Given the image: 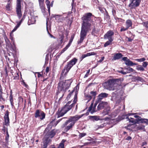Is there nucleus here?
Returning a JSON list of instances; mask_svg holds the SVG:
<instances>
[{
	"mask_svg": "<svg viewBox=\"0 0 148 148\" xmlns=\"http://www.w3.org/2000/svg\"><path fill=\"white\" fill-rule=\"evenodd\" d=\"M126 27L128 29L132 25V21L129 19L127 20L126 21Z\"/></svg>",
	"mask_w": 148,
	"mask_h": 148,
	"instance_id": "obj_20",
	"label": "nucleus"
},
{
	"mask_svg": "<svg viewBox=\"0 0 148 148\" xmlns=\"http://www.w3.org/2000/svg\"><path fill=\"white\" fill-rule=\"evenodd\" d=\"M90 93L92 96H95L97 95V92L96 91H92Z\"/></svg>",
	"mask_w": 148,
	"mask_h": 148,
	"instance_id": "obj_41",
	"label": "nucleus"
},
{
	"mask_svg": "<svg viewBox=\"0 0 148 148\" xmlns=\"http://www.w3.org/2000/svg\"><path fill=\"white\" fill-rule=\"evenodd\" d=\"M98 103V101H96L95 102L93 107L92 106L93 103H92L91 104V105L89 108L88 110L90 112L91 114H92L93 113L97 112L99 110H97V109H96V106Z\"/></svg>",
	"mask_w": 148,
	"mask_h": 148,
	"instance_id": "obj_11",
	"label": "nucleus"
},
{
	"mask_svg": "<svg viewBox=\"0 0 148 148\" xmlns=\"http://www.w3.org/2000/svg\"><path fill=\"white\" fill-rule=\"evenodd\" d=\"M35 21L36 20L35 17H32L31 18V19H29L28 22V25H30V23L29 24V23H30L31 24H33L35 23Z\"/></svg>",
	"mask_w": 148,
	"mask_h": 148,
	"instance_id": "obj_22",
	"label": "nucleus"
},
{
	"mask_svg": "<svg viewBox=\"0 0 148 148\" xmlns=\"http://www.w3.org/2000/svg\"><path fill=\"white\" fill-rule=\"evenodd\" d=\"M140 1V0H130L129 6L131 8H135L139 6Z\"/></svg>",
	"mask_w": 148,
	"mask_h": 148,
	"instance_id": "obj_10",
	"label": "nucleus"
},
{
	"mask_svg": "<svg viewBox=\"0 0 148 148\" xmlns=\"http://www.w3.org/2000/svg\"><path fill=\"white\" fill-rule=\"evenodd\" d=\"M61 17V16L58 15H53V17L55 18L56 20L58 21L59 19H60Z\"/></svg>",
	"mask_w": 148,
	"mask_h": 148,
	"instance_id": "obj_34",
	"label": "nucleus"
},
{
	"mask_svg": "<svg viewBox=\"0 0 148 148\" xmlns=\"http://www.w3.org/2000/svg\"><path fill=\"white\" fill-rule=\"evenodd\" d=\"M10 100L12 106H13V97L11 95L10 96Z\"/></svg>",
	"mask_w": 148,
	"mask_h": 148,
	"instance_id": "obj_38",
	"label": "nucleus"
},
{
	"mask_svg": "<svg viewBox=\"0 0 148 148\" xmlns=\"http://www.w3.org/2000/svg\"><path fill=\"white\" fill-rule=\"evenodd\" d=\"M100 117L99 116H90V118L92 119L93 120H95L96 121L100 120Z\"/></svg>",
	"mask_w": 148,
	"mask_h": 148,
	"instance_id": "obj_24",
	"label": "nucleus"
},
{
	"mask_svg": "<svg viewBox=\"0 0 148 148\" xmlns=\"http://www.w3.org/2000/svg\"><path fill=\"white\" fill-rule=\"evenodd\" d=\"M114 32L112 31H109L104 36V38L108 39V40L113 39L112 36L114 35Z\"/></svg>",
	"mask_w": 148,
	"mask_h": 148,
	"instance_id": "obj_12",
	"label": "nucleus"
},
{
	"mask_svg": "<svg viewBox=\"0 0 148 148\" xmlns=\"http://www.w3.org/2000/svg\"><path fill=\"white\" fill-rule=\"evenodd\" d=\"M128 29L126 27H121L120 30L121 32L127 30Z\"/></svg>",
	"mask_w": 148,
	"mask_h": 148,
	"instance_id": "obj_42",
	"label": "nucleus"
},
{
	"mask_svg": "<svg viewBox=\"0 0 148 148\" xmlns=\"http://www.w3.org/2000/svg\"><path fill=\"white\" fill-rule=\"evenodd\" d=\"M49 34V36H50V37L51 38H56L55 37H54L52 35H51V34H50V33H49L48 32Z\"/></svg>",
	"mask_w": 148,
	"mask_h": 148,
	"instance_id": "obj_58",
	"label": "nucleus"
},
{
	"mask_svg": "<svg viewBox=\"0 0 148 148\" xmlns=\"http://www.w3.org/2000/svg\"><path fill=\"white\" fill-rule=\"evenodd\" d=\"M66 141V140H62L61 143L59 145L58 147V148H64V143Z\"/></svg>",
	"mask_w": 148,
	"mask_h": 148,
	"instance_id": "obj_25",
	"label": "nucleus"
},
{
	"mask_svg": "<svg viewBox=\"0 0 148 148\" xmlns=\"http://www.w3.org/2000/svg\"><path fill=\"white\" fill-rule=\"evenodd\" d=\"M110 110L109 109L104 110L102 112L103 115L104 116L108 114L109 113Z\"/></svg>",
	"mask_w": 148,
	"mask_h": 148,
	"instance_id": "obj_28",
	"label": "nucleus"
},
{
	"mask_svg": "<svg viewBox=\"0 0 148 148\" xmlns=\"http://www.w3.org/2000/svg\"><path fill=\"white\" fill-rule=\"evenodd\" d=\"M23 20V18H22V19H21V21L19 22H21V23Z\"/></svg>",
	"mask_w": 148,
	"mask_h": 148,
	"instance_id": "obj_64",
	"label": "nucleus"
},
{
	"mask_svg": "<svg viewBox=\"0 0 148 148\" xmlns=\"http://www.w3.org/2000/svg\"><path fill=\"white\" fill-rule=\"evenodd\" d=\"M90 144V143H84V145L86 146L89 145Z\"/></svg>",
	"mask_w": 148,
	"mask_h": 148,
	"instance_id": "obj_57",
	"label": "nucleus"
},
{
	"mask_svg": "<svg viewBox=\"0 0 148 148\" xmlns=\"http://www.w3.org/2000/svg\"><path fill=\"white\" fill-rule=\"evenodd\" d=\"M70 45V44H69L68 45H67L66 47L63 49L62 51L61 52L63 53L68 48V47H69Z\"/></svg>",
	"mask_w": 148,
	"mask_h": 148,
	"instance_id": "obj_37",
	"label": "nucleus"
},
{
	"mask_svg": "<svg viewBox=\"0 0 148 148\" xmlns=\"http://www.w3.org/2000/svg\"><path fill=\"white\" fill-rule=\"evenodd\" d=\"M72 92L70 93L69 94V95H68L67 97V99H69L70 98V96H71V95L72 94Z\"/></svg>",
	"mask_w": 148,
	"mask_h": 148,
	"instance_id": "obj_54",
	"label": "nucleus"
},
{
	"mask_svg": "<svg viewBox=\"0 0 148 148\" xmlns=\"http://www.w3.org/2000/svg\"><path fill=\"white\" fill-rule=\"evenodd\" d=\"M108 95V94L106 93H101L99 95L98 99L96 101L99 103L103 98L107 97Z\"/></svg>",
	"mask_w": 148,
	"mask_h": 148,
	"instance_id": "obj_15",
	"label": "nucleus"
},
{
	"mask_svg": "<svg viewBox=\"0 0 148 148\" xmlns=\"http://www.w3.org/2000/svg\"><path fill=\"white\" fill-rule=\"evenodd\" d=\"M45 114L41 110H36L35 114V118H39L41 120L45 118Z\"/></svg>",
	"mask_w": 148,
	"mask_h": 148,
	"instance_id": "obj_9",
	"label": "nucleus"
},
{
	"mask_svg": "<svg viewBox=\"0 0 148 148\" xmlns=\"http://www.w3.org/2000/svg\"><path fill=\"white\" fill-rule=\"evenodd\" d=\"M64 18H62L61 16L60 18V19H59L58 21V22H62L63 21V19H64Z\"/></svg>",
	"mask_w": 148,
	"mask_h": 148,
	"instance_id": "obj_48",
	"label": "nucleus"
},
{
	"mask_svg": "<svg viewBox=\"0 0 148 148\" xmlns=\"http://www.w3.org/2000/svg\"><path fill=\"white\" fill-rule=\"evenodd\" d=\"M56 132L55 130H53L49 132L48 134L49 138H52L55 135Z\"/></svg>",
	"mask_w": 148,
	"mask_h": 148,
	"instance_id": "obj_19",
	"label": "nucleus"
},
{
	"mask_svg": "<svg viewBox=\"0 0 148 148\" xmlns=\"http://www.w3.org/2000/svg\"><path fill=\"white\" fill-rule=\"evenodd\" d=\"M83 116L76 115L74 116L70 117L62 126L63 128H64V130L67 132L72 127L75 123Z\"/></svg>",
	"mask_w": 148,
	"mask_h": 148,
	"instance_id": "obj_4",
	"label": "nucleus"
},
{
	"mask_svg": "<svg viewBox=\"0 0 148 148\" xmlns=\"http://www.w3.org/2000/svg\"><path fill=\"white\" fill-rule=\"evenodd\" d=\"M120 72L124 75L126 74H127V73H128V72H125L123 71H120Z\"/></svg>",
	"mask_w": 148,
	"mask_h": 148,
	"instance_id": "obj_49",
	"label": "nucleus"
},
{
	"mask_svg": "<svg viewBox=\"0 0 148 148\" xmlns=\"http://www.w3.org/2000/svg\"><path fill=\"white\" fill-rule=\"evenodd\" d=\"M48 143V139H46L45 138L44 139L43 144H42L43 148H46L47 147V144Z\"/></svg>",
	"mask_w": 148,
	"mask_h": 148,
	"instance_id": "obj_21",
	"label": "nucleus"
},
{
	"mask_svg": "<svg viewBox=\"0 0 148 148\" xmlns=\"http://www.w3.org/2000/svg\"><path fill=\"white\" fill-rule=\"evenodd\" d=\"M131 138H132L131 137H130V136H128L127 137L126 139L127 140H131Z\"/></svg>",
	"mask_w": 148,
	"mask_h": 148,
	"instance_id": "obj_59",
	"label": "nucleus"
},
{
	"mask_svg": "<svg viewBox=\"0 0 148 148\" xmlns=\"http://www.w3.org/2000/svg\"><path fill=\"white\" fill-rule=\"evenodd\" d=\"M21 25V22H18L17 23V25L12 30V32H14L15 31L16 29L19 27Z\"/></svg>",
	"mask_w": 148,
	"mask_h": 148,
	"instance_id": "obj_31",
	"label": "nucleus"
},
{
	"mask_svg": "<svg viewBox=\"0 0 148 148\" xmlns=\"http://www.w3.org/2000/svg\"><path fill=\"white\" fill-rule=\"evenodd\" d=\"M122 60L125 62V64L128 66H132L136 64L135 63L130 60L127 57H124L123 58Z\"/></svg>",
	"mask_w": 148,
	"mask_h": 148,
	"instance_id": "obj_13",
	"label": "nucleus"
},
{
	"mask_svg": "<svg viewBox=\"0 0 148 148\" xmlns=\"http://www.w3.org/2000/svg\"><path fill=\"white\" fill-rule=\"evenodd\" d=\"M147 143L146 142H144L143 143L142 146H144V145H146Z\"/></svg>",
	"mask_w": 148,
	"mask_h": 148,
	"instance_id": "obj_62",
	"label": "nucleus"
},
{
	"mask_svg": "<svg viewBox=\"0 0 148 148\" xmlns=\"http://www.w3.org/2000/svg\"><path fill=\"white\" fill-rule=\"evenodd\" d=\"M54 1H51V3H50V7H52L53 6V3Z\"/></svg>",
	"mask_w": 148,
	"mask_h": 148,
	"instance_id": "obj_56",
	"label": "nucleus"
},
{
	"mask_svg": "<svg viewBox=\"0 0 148 148\" xmlns=\"http://www.w3.org/2000/svg\"><path fill=\"white\" fill-rule=\"evenodd\" d=\"M44 1V0H38L40 7L43 12L45 11Z\"/></svg>",
	"mask_w": 148,
	"mask_h": 148,
	"instance_id": "obj_17",
	"label": "nucleus"
},
{
	"mask_svg": "<svg viewBox=\"0 0 148 148\" xmlns=\"http://www.w3.org/2000/svg\"><path fill=\"white\" fill-rule=\"evenodd\" d=\"M63 39V36H62L61 37V39L60 40V42L62 43V40Z\"/></svg>",
	"mask_w": 148,
	"mask_h": 148,
	"instance_id": "obj_60",
	"label": "nucleus"
},
{
	"mask_svg": "<svg viewBox=\"0 0 148 148\" xmlns=\"http://www.w3.org/2000/svg\"><path fill=\"white\" fill-rule=\"evenodd\" d=\"M45 3L47 6L49 14H50V1L48 0H46Z\"/></svg>",
	"mask_w": 148,
	"mask_h": 148,
	"instance_id": "obj_23",
	"label": "nucleus"
},
{
	"mask_svg": "<svg viewBox=\"0 0 148 148\" xmlns=\"http://www.w3.org/2000/svg\"><path fill=\"white\" fill-rule=\"evenodd\" d=\"M86 54H83L82 55V56L80 58V59L81 60H82L84 58L86 57Z\"/></svg>",
	"mask_w": 148,
	"mask_h": 148,
	"instance_id": "obj_46",
	"label": "nucleus"
},
{
	"mask_svg": "<svg viewBox=\"0 0 148 148\" xmlns=\"http://www.w3.org/2000/svg\"><path fill=\"white\" fill-rule=\"evenodd\" d=\"M11 8L10 2H8L7 5L6 6V10H11Z\"/></svg>",
	"mask_w": 148,
	"mask_h": 148,
	"instance_id": "obj_30",
	"label": "nucleus"
},
{
	"mask_svg": "<svg viewBox=\"0 0 148 148\" xmlns=\"http://www.w3.org/2000/svg\"><path fill=\"white\" fill-rule=\"evenodd\" d=\"M71 82L69 80H66L60 82L58 84V87L59 91L62 92L63 97L66 90L68 89L70 86Z\"/></svg>",
	"mask_w": 148,
	"mask_h": 148,
	"instance_id": "obj_6",
	"label": "nucleus"
},
{
	"mask_svg": "<svg viewBox=\"0 0 148 148\" xmlns=\"http://www.w3.org/2000/svg\"><path fill=\"white\" fill-rule=\"evenodd\" d=\"M148 122V119H143L141 121V123H145L146 124Z\"/></svg>",
	"mask_w": 148,
	"mask_h": 148,
	"instance_id": "obj_36",
	"label": "nucleus"
},
{
	"mask_svg": "<svg viewBox=\"0 0 148 148\" xmlns=\"http://www.w3.org/2000/svg\"><path fill=\"white\" fill-rule=\"evenodd\" d=\"M104 124H101V125H100L98 126V128H100L103 127H104L105 126Z\"/></svg>",
	"mask_w": 148,
	"mask_h": 148,
	"instance_id": "obj_53",
	"label": "nucleus"
},
{
	"mask_svg": "<svg viewBox=\"0 0 148 148\" xmlns=\"http://www.w3.org/2000/svg\"><path fill=\"white\" fill-rule=\"evenodd\" d=\"M13 32H12H12L10 33V37H13Z\"/></svg>",
	"mask_w": 148,
	"mask_h": 148,
	"instance_id": "obj_61",
	"label": "nucleus"
},
{
	"mask_svg": "<svg viewBox=\"0 0 148 148\" xmlns=\"http://www.w3.org/2000/svg\"><path fill=\"white\" fill-rule=\"evenodd\" d=\"M143 118H141V117L138 116V121H141L142 120Z\"/></svg>",
	"mask_w": 148,
	"mask_h": 148,
	"instance_id": "obj_55",
	"label": "nucleus"
},
{
	"mask_svg": "<svg viewBox=\"0 0 148 148\" xmlns=\"http://www.w3.org/2000/svg\"><path fill=\"white\" fill-rule=\"evenodd\" d=\"M104 58V57H102L101 59L98 61V62H101L103 60Z\"/></svg>",
	"mask_w": 148,
	"mask_h": 148,
	"instance_id": "obj_52",
	"label": "nucleus"
},
{
	"mask_svg": "<svg viewBox=\"0 0 148 148\" xmlns=\"http://www.w3.org/2000/svg\"><path fill=\"white\" fill-rule=\"evenodd\" d=\"M118 79H111L105 82L103 85L105 88L109 90H113L117 89Z\"/></svg>",
	"mask_w": 148,
	"mask_h": 148,
	"instance_id": "obj_5",
	"label": "nucleus"
},
{
	"mask_svg": "<svg viewBox=\"0 0 148 148\" xmlns=\"http://www.w3.org/2000/svg\"><path fill=\"white\" fill-rule=\"evenodd\" d=\"M137 69L138 70H140V71H143L144 70V69L142 66L139 65L137 67Z\"/></svg>",
	"mask_w": 148,
	"mask_h": 148,
	"instance_id": "obj_35",
	"label": "nucleus"
},
{
	"mask_svg": "<svg viewBox=\"0 0 148 148\" xmlns=\"http://www.w3.org/2000/svg\"><path fill=\"white\" fill-rule=\"evenodd\" d=\"M147 65V62H144L143 63V66L145 67H146Z\"/></svg>",
	"mask_w": 148,
	"mask_h": 148,
	"instance_id": "obj_45",
	"label": "nucleus"
},
{
	"mask_svg": "<svg viewBox=\"0 0 148 148\" xmlns=\"http://www.w3.org/2000/svg\"><path fill=\"white\" fill-rule=\"evenodd\" d=\"M88 97L89 98V100H90L92 98L91 96L89 95Z\"/></svg>",
	"mask_w": 148,
	"mask_h": 148,
	"instance_id": "obj_63",
	"label": "nucleus"
},
{
	"mask_svg": "<svg viewBox=\"0 0 148 148\" xmlns=\"http://www.w3.org/2000/svg\"><path fill=\"white\" fill-rule=\"evenodd\" d=\"M126 119H127V121H128L129 122L132 123H135V122L133 118L127 117Z\"/></svg>",
	"mask_w": 148,
	"mask_h": 148,
	"instance_id": "obj_26",
	"label": "nucleus"
},
{
	"mask_svg": "<svg viewBox=\"0 0 148 148\" xmlns=\"http://www.w3.org/2000/svg\"><path fill=\"white\" fill-rule=\"evenodd\" d=\"M113 39H110L108 41L106 42L104 45V47H106L107 46L110 45V43L112 42L113 41Z\"/></svg>",
	"mask_w": 148,
	"mask_h": 148,
	"instance_id": "obj_29",
	"label": "nucleus"
},
{
	"mask_svg": "<svg viewBox=\"0 0 148 148\" xmlns=\"http://www.w3.org/2000/svg\"><path fill=\"white\" fill-rule=\"evenodd\" d=\"M145 59L144 58H142L140 59H136V60L139 62H142L145 60Z\"/></svg>",
	"mask_w": 148,
	"mask_h": 148,
	"instance_id": "obj_40",
	"label": "nucleus"
},
{
	"mask_svg": "<svg viewBox=\"0 0 148 148\" xmlns=\"http://www.w3.org/2000/svg\"><path fill=\"white\" fill-rule=\"evenodd\" d=\"M107 106V103L106 102L102 101L100 102L97 106V110H100L102 109Z\"/></svg>",
	"mask_w": 148,
	"mask_h": 148,
	"instance_id": "obj_14",
	"label": "nucleus"
},
{
	"mask_svg": "<svg viewBox=\"0 0 148 148\" xmlns=\"http://www.w3.org/2000/svg\"><path fill=\"white\" fill-rule=\"evenodd\" d=\"M7 136H6V137L5 140L7 141H8V140L9 135V134H8V132H7Z\"/></svg>",
	"mask_w": 148,
	"mask_h": 148,
	"instance_id": "obj_51",
	"label": "nucleus"
},
{
	"mask_svg": "<svg viewBox=\"0 0 148 148\" xmlns=\"http://www.w3.org/2000/svg\"><path fill=\"white\" fill-rule=\"evenodd\" d=\"M77 92H75V94L73 101V103L70 104L71 102V101H69L65 106L63 107L60 111L58 112L57 115L58 118L63 116L68 111L70 110L74 106V104L77 101Z\"/></svg>",
	"mask_w": 148,
	"mask_h": 148,
	"instance_id": "obj_2",
	"label": "nucleus"
},
{
	"mask_svg": "<svg viewBox=\"0 0 148 148\" xmlns=\"http://www.w3.org/2000/svg\"><path fill=\"white\" fill-rule=\"evenodd\" d=\"M96 54H97V53L95 52H90V53H87L86 54V56L87 57L89 56H92V55H96Z\"/></svg>",
	"mask_w": 148,
	"mask_h": 148,
	"instance_id": "obj_32",
	"label": "nucleus"
},
{
	"mask_svg": "<svg viewBox=\"0 0 148 148\" xmlns=\"http://www.w3.org/2000/svg\"><path fill=\"white\" fill-rule=\"evenodd\" d=\"M123 56L122 55L121 53H117L114 55L112 59L113 60H116L120 59Z\"/></svg>",
	"mask_w": 148,
	"mask_h": 148,
	"instance_id": "obj_18",
	"label": "nucleus"
},
{
	"mask_svg": "<svg viewBox=\"0 0 148 148\" xmlns=\"http://www.w3.org/2000/svg\"><path fill=\"white\" fill-rule=\"evenodd\" d=\"M21 2V0H17L16 11L17 15L19 18L21 17L22 15Z\"/></svg>",
	"mask_w": 148,
	"mask_h": 148,
	"instance_id": "obj_8",
	"label": "nucleus"
},
{
	"mask_svg": "<svg viewBox=\"0 0 148 148\" xmlns=\"http://www.w3.org/2000/svg\"><path fill=\"white\" fill-rule=\"evenodd\" d=\"M77 92H75V94L73 101V103L70 104L71 102V101H69L65 106L63 107L60 111L58 112L57 115L58 118L63 116L68 111L70 110L74 106V104L77 101Z\"/></svg>",
	"mask_w": 148,
	"mask_h": 148,
	"instance_id": "obj_3",
	"label": "nucleus"
},
{
	"mask_svg": "<svg viewBox=\"0 0 148 148\" xmlns=\"http://www.w3.org/2000/svg\"><path fill=\"white\" fill-rule=\"evenodd\" d=\"M49 67H47V68L46 69V70H45L46 72L47 73H48L49 72Z\"/></svg>",
	"mask_w": 148,
	"mask_h": 148,
	"instance_id": "obj_50",
	"label": "nucleus"
},
{
	"mask_svg": "<svg viewBox=\"0 0 148 148\" xmlns=\"http://www.w3.org/2000/svg\"><path fill=\"white\" fill-rule=\"evenodd\" d=\"M77 61V59L75 58H74L70 61L68 62L67 64L64 67L62 71V75L65 76L71 68L75 65Z\"/></svg>",
	"mask_w": 148,
	"mask_h": 148,
	"instance_id": "obj_7",
	"label": "nucleus"
},
{
	"mask_svg": "<svg viewBox=\"0 0 148 148\" xmlns=\"http://www.w3.org/2000/svg\"><path fill=\"white\" fill-rule=\"evenodd\" d=\"M90 71V70H89L87 71V72L86 74L85 75V76H84V78L88 76L89 75V73Z\"/></svg>",
	"mask_w": 148,
	"mask_h": 148,
	"instance_id": "obj_47",
	"label": "nucleus"
},
{
	"mask_svg": "<svg viewBox=\"0 0 148 148\" xmlns=\"http://www.w3.org/2000/svg\"><path fill=\"white\" fill-rule=\"evenodd\" d=\"M4 118L5 119V125H8L9 123V113L8 111H6L5 114Z\"/></svg>",
	"mask_w": 148,
	"mask_h": 148,
	"instance_id": "obj_16",
	"label": "nucleus"
},
{
	"mask_svg": "<svg viewBox=\"0 0 148 148\" xmlns=\"http://www.w3.org/2000/svg\"><path fill=\"white\" fill-rule=\"evenodd\" d=\"M143 24L145 27L148 28V21L144 22L143 23Z\"/></svg>",
	"mask_w": 148,
	"mask_h": 148,
	"instance_id": "obj_43",
	"label": "nucleus"
},
{
	"mask_svg": "<svg viewBox=\"0 0 148 148\" xmlns=\"http://www.w3.org/2000/svg\"><path fill=\"white\" fill-rule=\"evenodd\" d=\"M54 123V121H52L48 125V127L45 130V132H47L49 130V128L50 129L51 128L52 126L53 125V124Z\"/></svg>",
	"mask_w": 148,
	"mask_h": 148,
	"instance_id": "obj_27",
	"label": "nucleus"
},
{
	"mask_svg": "<svg viewBox=\"0 0 148 148\" xmlns=\"http://www.w3.org/2000/svg\"><path fill=\"white\" fill-rule=\"evenodd\" d=\"M93 16L90 13H86L82 17L83 23L80 34V39L78 43L82 42L87 33L90 31L93 25V21L91 19V16Z\"/></svg>",
	"mask_w": 148,
	"mask_h": 148,
	"instance_id": "obj_1",
	"label": "nucleus"
},
{
	"mask_svg": "<svg viewBox=\"0 0 148 148\" xmlns=\"http://www.w3.org/2000/svg\"><path fill=\"white\" fill-rule=\"evenodd\" d=\"M86 135V133H81L79 134V136L80 138H82Z\"/></svg>",
	"mask_w": 148,
	"mask_h": 148,
	"instance_id": "obj_44",
	"label": "nucleus"
},
{
	"mask_svg": "<svg viewBox=\"0 0 148 148\" xmlns=\"http://www.w3.org/2000/svg\"><path fill=\"white\" fill-rule=\"evenodd\" d=\"M125 69H126L127 71H129V72H128V73L129 72H132L134 71V70L133 69L130 67L125 68Z\"/></svg>",
	"mask_w": 148,
	"mask_h": 148,
	"instance_id": "obj_39",
	"label": "nucleus"
},
{
	"mask_svg": "<svg viewBox=\"0 0 148 148\" xmlns=\"http://www.w3.org/2000/svg\"><path fill=\"white\" fill-rule=\"evenodd\" d=\"M137 129L138 130H143V131H145V126L143 125H141L137 127Z\"/></svg>",
	"mask_w": 148,
	"mask_h": 148,
	"instance_id": "obj_33",
	"label": "nucleus"
}]
</instances>
